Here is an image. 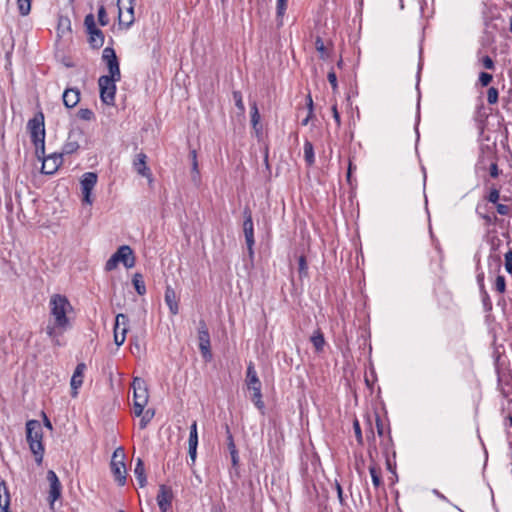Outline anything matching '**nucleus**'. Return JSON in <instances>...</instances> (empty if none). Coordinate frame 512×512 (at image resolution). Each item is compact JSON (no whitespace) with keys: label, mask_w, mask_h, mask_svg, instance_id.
Here are the masks:
<instances>
[{"label":"nucleus","mask_w":512,"mask_h":512,"mask_svg":"<svg viewBox=\"0 0 512 512\" xmlns=\"http://www.w3.org/2000/svg\"><path fill=\"white\" fill-rule=\"evenodd\" d=\"M495 290L499 293H504L506 290V281L505 277L502 275H498L495 279Z\"/></svg>","instance_id":"obj_43"},{"label":"nucleus","mask_w":512,"mask_h":512,"mask_svg":"<svg viewBox=\"0 0 512 512\" xmlns=\"http://www.w3.org/2000/svg\"><path fill=\"white\" fill-rule=\"evenodd\" d=\"M198 341H199V350L205 361H210L212 359L211 353V342H210V334L208 327L204 320L199 321L198 325Z\"/></svg>","instance_id":"obj_8"},{"label":"nucleus","mask_w":512,"mask_h":512,"mask_svg":"<svg viewBox=\"0 0 512 512\" xmlns=\"http://www.w3.org/2000/svg\"><path fill=\"white\" fill-rule=\"evenodd\" d=\"M432 492H433V494H434L436 497H438L440 500L445 501V502H449V500L447 499V497H446L444 494H442L439 490H437V489H433V491H432Z\"/></svg>","instance_id":"obj_58"},{"label":"nucleus","mask_w":512,"mask_h":512,"mask_svg":"<svg viewBox=\"0 0 512 512\" xmlns=\"http://www.w3.org/2000/svg\"><path fill=\"white\" fill-rule=\"evenodd\" d=\"M173 497L174 495L171 487L165 484H161L159 486L156 500L161 512H168L172 508Z\"/></svg>","instance_id":"obj_14"},{"label":"nucleus","mask_w":512,"mask_h":512,"mask_svg":"<svg viewBox=\"0 0 512 512\" xmlns=\"http://www.w3.org/2000/svg\"><path fill=\"white\" fill-rule=\"evenodd\" d=\"M499 92L495 87H490L487 91V102L489 104H495L498 101Z\"/></svg>","instance_id":"obj_41"},{"label":"nucleus","mask_w":512,"mask_h":512,"mask_svg":"<svg viewBox=\"0 0 512 512\" xmlns=\"http://www.w3.org/2000/svg\"><path fill=\"white\" fill-rule=\"evenodd\" d=\"M376 427H377V432H378L379 436H382L384 428H383V424L379 417H377V419H376Z\"/></svg>","instance_id":"obj_57"},{"label":"nucleus","mask_w":512,"mask_h":512,"mask_svg":"<svg viewBox=\"0 0 512 512\" xmlns=\"http://www.w3.org/2000/svg\"><path fill=\"white\" fill-rule=\"evenodd\" d=\"M77 116H78L81 120H85V121H91V120H94V119H95V114H94V112H93L91 109H88V108H81V109L78 111Z\"/></svg>","instance_id":"obj_39"},{"label":"nucleus","mask_w":512,"mask_h":512,"mask_svg":"<svg viewBox=\"0 0 512 512\" xmlns=\"http://www.w3.org/2000/svg\"><path fill=\"white\" fill-rule=\"evenodd\" d=\"M98 21L101 26H106L109 23V18L103 5H101L98 9Z\"/></svg>","instance_id":"obj_44"},{"label":"nucleus","mask_w":512,"mask_h":512,"mask_svg":"<svg viewBox=\"0 0 512 512\" xmlns=\"http://www.w3.org/2000/svg\"><path fill=\"white\" fill-rule=\"evenodd\" d=\"M133 286L136 290V292L139 295H144L146 293V286L143 280V276L140 273H135L132 278Z\"/></svg>","instance_id":"obj_31"},{"label":"nucleus","mask_w":512,"mask_h":512,"mask_svg":"<svg viewBox=\"0 0 512 512\" xmlns=\"http://www.w3.org/2000/svg\"><path fill=\"white\" fill-rule=\"evenodd\" d=\"M315 350L321 352L324 349L325 339L320 329H317L310 338Z\"/></svg>","instance_id":"obj_29"},{"label":"nucleus","mask_w":512,"mask_h":512,"mask_svg":"<svg viewBox=\"0 0 512 512\" xmlns=\"http://www.w3.org/2000/svg\"><path fill=\"white\" fill-rule=\"evenodd\" d=\"M146 405H147V403L134 401L133 409H134V413L137 417L141 416L144 413V408Z\"/></svg>","instance_id":"obj_49"},{"label":"nucleus","mask_w":512,"mask_h":512,"mask_svg":"<svg viewBox=\"0 0 512 512\" xmlns=\"http://www.w3.org/2000/svg\"><path fill=\"white\" fill-rule=\"evenodd\" d=\"M499 198H500V192L497 188L494 187V188H491L486 199L490 203L497 204Z\"/></svg>","instance_id":"obj_46"},{"label":"nucleus","mask_w":512,"mask_h":512,"mask_svg":"<svg viewBox=\"0 0 512 512\" xmlns=\"http://www.w3.org/2000/svg\"><path fill=\"white\" fill-rule=\"evenodd\" d=\"M133 388V400L143 403H148V390L144 380L135 378L132 383Z\"/></svg>","instance_id":"obj_17"},{"label":"nucleus","mask_w":512,"mask_h":512,"mask_svg":"<svg viewBox=\"0 0 512 512\" xmlns=\"http://www.w3.org/2000/svg\"><path fill=\"white\" fill-rule=\"evenodd\" d=\"M298 272L301 278L308 275V266L306 258L303 255L298 259Z\"/></svg>","instance_id":"obj_40"},{"label":"nucleus","mask_w":512,"mask_h":512,"mask_svg":"<svg viewBox=\"0 0 512 512\" xmlns=\"http://www.w3.org/2000/svg\"><path fill=\"white\" fill-rule=\"evenodd\" d=\"M327 79L329 81V83L331 84L332 86V89L334 91H336L337 87H338V84H337V76H336V73L333 69H331L327 75Z\"/></svg>","instance_id":"obj_50"},{"label":"nucleus","mask_w":512,"mask_h":512,"mask_svg":"<svg viewBox=\"0 0 512 512\" xmlns=\"http://www.w3.org/2000/svg\"><path fill=\"white\" fill-rule=\"evenodd\" d=\"M369 473L371 475L372 483L375 486V488L380 487L382 485L380 468L377 467V465L373 463L369 466Z\"/></svg>","instance_id":"obj_32"},{"label":"nucleus","mask_w":512,"mask_h":512,"mask_svg":"<svg viewBox=\"0 0 512 512\" xmlns=\"http://www.w3.org/2000/svg\"><path fill=\"white\" fill-rule=\"evenodd\" d=\"M85 370H86V364L85 363H79L76 366L75 370H74V373H73V375L71 377V382H70L71 390H72V396L73 397L77 396L78 389L83 384V378H84Z\"/></svg>","instance_id":"obj_18"},{"label":"nucleus","mask_w":512,"mask_h":512,"mask_svg":"<svg viewBox=\"0 0 512 512\" xmlns=\"http://www.w3.org/2000/svg\"><path fill=\"white\" fill-rule=\"evenodd\" d=\"M287 3H288V0H277L276 20H277L278 26L283 25V18H284L286 9H287Z\"/></svg>","instance_id":"obj_30"},{"label":"nucleus","mask_w":512,"mask_h":512,"mask_svg":"<svg viewBox=\"0 0 512 512\" xmlns=\"http://www.w3.org/2000/svg\"><path fill=\"white\" fill-rule=\"evenodd\" d=\"M153 417H154V410H152V409L146 410L141 415V419L139 421L140 429H145L147 427L148 423L152 420Z\"/></svg>","instance_id":"obj_36"},{"label":"nucleus","mask_w":512,"mask_h":512,"mask_svg":"<svg viewBox=\"0 0 512 512\" xmlns=\"http://www.w3.org/2000/svg\"><path fill=\"white\" fill-rule=\"evenodd\" d=\"M249 390L253 392L251 396V401L254 403V405L261 413H264L265 404L262 400L261 387H252Z\"/></svg>","instance_id":"obj_27"},{"label":"nucleus","mask_w":512,"mask_h":512,"mask_svg":"<svg viewBox=\"0 0 512 512\" xmlns=\"http://www.w3.org/2000/svg\"><path fill=\"white\" fill-rule=\"evenodd\" d=\"M102 59L106 62L108 67L109 75L107 76L111 77L113 80L120 81L121 72L114 49L111 47L104 48L102 53Z\"/></svg>","instance_id":"obj_10"},{"label":"nucleus","mask_w":512,"mask_h":512,"mask_svg":"<svg viewBox=\"0 0 512 512\" xmlns=\"http://www.w3.org/2000/svg\"><path fill=\"white\" fill-rule=\"evenodd\" d=\"M496 208L500 215H508L511 211V207L505 204L497 203Z\"/></svg>","instance_id":"obj_52"},{"label":"nucleus","mask_w":512,"mask_h":512,"mask_svg":"<svg viewBox=\"0 0 512 512\" xmlns=\"http://www.w3.org/2000/svg\"><path fill=\"white\" fill-rule=\"evenodd\" d=\"M147 156L144 153L137 154L136 160L134 161V168L138 174L143 177L149 178L151 171L146 165Z\"/></svg>","instance_id":"obj_21"},{"label":"nucleus","mask_w":512,"mask_h":512,"mask_svg":"<svg viewBox=\"0 0 512 512\" xmlns=\"http://www.w3.org/2000/svg\"><path fill=\"white\" fill-rule=\"evenodd\" d=\"M85 140L84 132L80 128H72L69 133L66 142L62 148V154H73L81 146V143Z\"/></svg>","instance_id":"obj_9"},{"label":"nucleus","mask_w":512,"mask_h":512,"mask_svg":"<svg viewBox=\"0 0 512 512\" xmlns=\"http://www.w3.org/2000/svg\"><path fill=\"white\" fill-rule=\"evenodd\" d=\"M503 395L506 398V406H503V412H507L508 414H512V397L509 396V392L503 391Z\"/></svg>","instance_id":"obj_48"},{"label":"nucleus","mask_w":512,"mask_h":512,"mask_svg":"<svg viewBox=\"0 0 512 512\" xmlns=\"http://www.w3.org/2000/svg\"><path fill=\"white\" fill-rule=\"evenodd\" d=\"M246 384L248 389L252 387H262L261 381L257 375L253 362H250L246 372Z\"/></svg>","instance_id":"obj_22"},{"label":"nucleus","mask_w":512,"mask_h":512,"mask_svg":"<svg viewBox=\"0 0 512 512\" xmlns=\"http://www.w3.org/2000/svg\"><path fill=\"white\" fill-rule=\"evenodd\" d=\"M27 128L30 132L31 141L33 142L36 155L38 158L45 153V127H44V116L39 113L34 118L30 119L27 124Z\"/></svg>","instance_id":"obj_3"},{"label":"nucleus","mask_w":512,"mask_h":512,"mask_svg":"<svg viewBox=\"0 0 512 512\" xmlns=\"http://www.w3.org/2000/svg\"><path fill=\"white\" fill-rule=\"evenodd\" d=\"M332 112H333V118H334L335 122L337 123V125L339 126L341 121H340V114H339V112L337 110L336 105H334L332 107Z\"/></svg>","instance_id":"obj_55"},{"label":"nucleus","mask_w":512,"mask_h":512,"mask_svg":"<svg viewBox=\"0 0 512 512\" xmlns=\"http://www.w3.org/2000/svg\"><path fill=\"white\" fill-rule=\"evenodd\" d=\"M191 179L197 185L200 182V173L199 171L191 172Z\"/></svg>","instance_id":"obj_59"},{"label":"nucleus","mask_w":512,"mask_h":512,"mask_svg":"<svg viewBox=\"0 0 512 512\" xmlns=\"http://www.w3.org/2000/svg\"><path fill=\"white\" fill-rule=\"evenodd\" d=\"M481 217L485 220L487 225L496 224L498 222V218L495 215H481Z\"/></svg>","instance_id":"obj_53"},{"label":"nucleus","mask_w":512,"mask_h":512,"mask_svg":"<svg viewBox=\"0 0 512 512\" xmlns=\"http://www.w3.org/2000/svg\"><path fill=\"white\" fill-rule=\"evenodd\" d=\"M478 63L487 70H494L495 69V62L489 55H480V52L478 53Z\"/></svg>","instance_id":"obj_33"},{"label":"nucleus","mask_w":512,"mask_h":512,"mask_svg":"<svg viewBox=\"0 0 512 512\" xmlns=\"http://www.w3.org/2000/svg\"><path fill=\"white\" fill-rule=\"evenodd\" d=\"M97 180L98 176L94 172H86L82 175L80 181L81 190L83 194V201L87 204H92L93 202L91 198V193L97 183Z\"/></svg>","instance_id":"obj_12"},{"label":"nucleus","mask_w":512,"mask_h":512,"mask_svg":"<svg viewBox=\"0 0 512 512\" xmlns=\"http://www.w3.org/2000/svg\"><path fill=\"white\" fill-rule=\"evenodd\" d=\"M505 262H512V250L510 249L508 252L505 253Z\"/></svg>","instance_id":"obj_63"},{"label":"nucleus","mask_w":512,"mask_h":512,"mask_svg":"<svg viewBox=\"0 0 512 512\" xmlns=\"http://www.w3.org/2000/svg\"><path fill=\"white\" fill-rule=\"evenodd\" d=\"M492 80H493V76L490 73L481 72L479 74L478 82L480 83V85L482 87L488 86L491 83Z\"/></svg>","instance_id":"obj_45"},{"label":"nucleus","mask_w":512,"mask_h":512,"mask_svg":"<svg viewBox=\"0 0 512 512\" xmlns=\"http://www.w3.org/2000/svg\"><path fill=\"white\" fill-rule=\"evenodd\" d=\"M243 232H244L247 248L249 251V255H250V257H252L254 254L253 246H254L255 241H254V225H253L251 211L249 209L244 210Z\"/></svg>","instance_id":"obj_13"},{"label":"nucleus","mask_w":512,"mask_h":512,"mask_svg":"<svg viewBox=\"0 0 512 512\" xmlns=\"http://www.w3.org/2000/svg\"><path fill=\"white\" fill-rule=\"evenodd\" d=\"M135 255L132 248L128 245L120 246L117 251L106 261L105 270L112 271L122 263L125 268L130 269L135 265Z\"/></svg>","instance_id":"obj_4"},{"label":"nucleus","mask_w":512,"mask_h":512,"mask_svg":"<svg viewBox=\"0 0 512 512\" xmlns=\"http://www.w3.org/2000/svg\"><path fill=\"white\" fill-rule=\"evenodd\" d=\"M62 156V153H53L48 157H44V154L41 155L39 158L43 160L41 171L45 174H53L61 166L63 161Z\"/></svg>","instance_id":"obj_15"},{"label":"nucleus","mask_w":512,"mask_h":512,"mask_svg":"<svg viewBox=\"0 0 512 512\" xmlns=\"http://www.w3.org/2000/svg\"><path fill=\"white\" fill-rule=\"evenodd\" d=\"M134 475L138 481L140 487H144L147 484L145 467L142 459L138 458L134 468Z\"/></svg>","instance_id":"obj_26"},{"label":"nucleus","mask_w":512,"mask_h":512,"mask_svg":"<svg viewBox=\"0 0 512 512\" xmlns=\"http://www.w3.org/2000/svg\"><path fill=\"white\" fill-rule=\"evenodd\" d=\"M251 124L253 128L258 132V126L260 123V114L256 102L251 104Z\"/></svg>","instance_id":"obj_34"},{"label":"nucleus","mask_w":512,"mask_h":512,"mask_svg":"<svg viewBox=\"0 0 512 512\" xmlns=\"http://www.w3.org/2000/svg\"><path fill=\"white\" fill-rule=\"evenodd\" d=\"M124 450L123 448H117L112 455L110 468L114 476L115 481L119 486H124L126 483V466L124 463Z\"/></svg>","instance_id":"obj_5"},{"label":"nucleus","mask_w":512,"mask_h":512,"mask_svg":"<svg viewBox=\"0 0 512 512\" xmlns=\"http://www.w3.org/2000/svg\"><path fill=\"white\" fill-rule=\"evenodd\" d=\"M165 302L169 307L171 314L176 315L179 311L178 299L174 289L170 286L166 287L165 290Z\"/></svg>","instance_id":"obj_20"},{"label":"nucleus","mask_w":512,"mask_h":512,"mask_svg":"<svg viewBox=\"0 0 512 512\" xmlns=\"http://www.w3.org/2000/svg\"><path fill=\"white\" fill-rule=\"evenodd\" d=\"M63 103L67 108L75 107L80 101V91L77 88H67L63 92Z\"/></svg>","instance_id":"obj_19"},{"label":"nucleus","mask_w":512,"mask_h":512,"mask_svg":"<svg viewBox=\"0 0 512 512\" xmlns=\"http://www.w3.org/2000/svg\"><path fill=\"white\" fill-rule=\"evenodd\" d=\"M20 15L27 16L31 11L32 0H16Z\"/></svg>","instance_id":"obj_35"},{"label":"nucleus","mask_w":512,"mask_h":512,"mask_svg":"<svg viewBox=\"0 0 512 512\" xmlns=\"http://www.w3.org/2000/svg\"><path fill=\"white\" fill-rule=\"evenodd\" d=\"M336 489H337L339 501H340V503H343V490L339 483L336 484Z\"/></svg>","instance_id":"obj_62"},{"label":"nucleus","mask_w":512,"mask_h":512,"mask_svg":"<svg viewBox=\"0 0 512 512\" xmlns=\"http://www.w3.org/2000/svg\"><path fill=\"white\" fill-rule=\"evenodd\" d=\"M50 315L54 322L49 323L45 332L55 345H60L59 335L63 334L69 327L70 322L67 317L68 309H72L68 299L60 294H54L49 301Z\"/></svg>","instance_id":"obj_1"},{"label":"nucleus","mask_w":512,"mask_h":512,"mask_svg":"<svg viewBox=\"0 0 512 512\" xmlns=\"http://www.w3.org/2000/svg\"><path fill=\"white\" fill-rule=\"evenodd\" d=\"M116 80L108 76H101L98 79L101 101L109 106L115 104Z\"/></svg>","instance_id":"obj_6"},{"label":"nucleus","mask_w":512,"mask_h":512,"mask_svg":"<svg viewBox=\"0 0 512 512\" xmlns=\"http://www.w3.org/2000/svg\"><path fill=\"white\" fill-rule=\"evenodd\" d=\"M129 318L123 313L116 315L114 325V342L117 346H121L126 339L128 332Z\"/></svg>","instance_id":"obj_11"},{"label":"nucleus","mask_w":512,"mask_h":512,"mask_svg":"<svg viewBox=\"0 0 512 512\" xmlns=\"http://www.w3.org/2000/svg\"><path fill=\"white\" fill-rule=\"evenodd\" d=\"M483 302H484V305L486 307V310H491L492 305H491L489 296H488V294L486 292H485V296H484Z\"/></svg>","instance_id":"obj_61"},{"label":"nucleus","mask_w":512,"mask_h":512,"mask_svg":"<svg viewBox=\"0 0 512 512\" xmlns=\"http://www.w3.org/2000/svg\"><path fill=\"white\" fill-rule=\"evenodd\" d=\"M197 447H198V433L189 434L188 438V454L191 462L188 463L190 466L195 464L197 458Z\"/></svg>","instance_id":"obj_24"},{"label":"nucleus","mask_w":512,"mask_h":512,"mask_svg":"<svg viewBox=\"0 0 512 512\" xmlns=\"http://www.w3.org/2000/svg\"><path fill=\"white\" fill-rule=\"evenodd\" d=\"M10 494L4 480L0 482V509L1 512H9Z\"/></svg>","instance_id":"obj_23"},{"label":"nucleus","mask_w":512,"mask_h":512,"mask_svg":"<svg viewBox=\"0 0 512 512\" xmlns=\"http://www.w3.org/2000/svg\"><path fill=\"white\" fill-rule=\"evenodd\" d=\"M307 108H308V114L307 116L301 121V124L303 126L308 125L309 121L313 118L314 112H313V100L310 94L307 96Z\"/></svg>","instance_id":"obj_38"},{"label":"nucleus","mask_w":512,"mask_h":512,"mask_svg":"<svg viewBox=\"0 0 512 512\" xmlns=\"http://www.w3.org/2000/svg\"><path fill=\"white\" fill-rule=\"evenodd\" d=\"M26 438L29 448L35 456L38 465L42 464L44 456L43 430L38 420H29L26 423Z\"/></svg>","instance_id":"obj_2"},{"label":"nucleus","mask_w":512,"mask_h":512,"mask_svg":"<svg viewBox=\"0 0 512 512\" xmlns=\"http://www.w3.org/2000/svg\"><path fill=\"white\" fill-rule=\"evenodd\" d=\"M43 422H44V426L46 428H48L49 430H52L53 427H52V423L51 421L49 420V418L46 416L45 413H43Z\"/></svg>","instance_id":"obj_60"},{"label":"nucleus","mask_w":512,"mask_h":512,"mask_svg":"<svg viewBox=\"0 0 512 512\" xmlns=\"http://www.w3.org/2000/svg\"><path fill=\"white\" fill-rule=\"evenodd\" d=\"M505 269L509 274L512 275V262H505Z\"/></svg>","instance_id":"obj_64"},{"label":"nucleus","mask_w":512,"mask_h":512,"mask_svg":"<svg viewBox=\"0 0 512 512\" xmlns=\"http://www.w3.org/2000/svg\"><path fill=\"white\" fill-rule=\"evenodd\" d=\"M136 0H118L119 24L129 28L135 21L134 6Z\"/></svg>","instance_id":"obj_7"},{"label":"nucleus","mask_w":512,"mask_h":512,"mask_svg":"<svg viewBox=\"0 0 512 512\" xmlns=\"http://www.w3.org/2000/svg\"><path fill=\"white\" fill-rule=\"evenodd\" d=\"M89 34V43L92 48L99 49L104 44V34L103 32L95 28L88 32Z\"/></svg>","instance_id":"obj_25"},{"label":"nucleus","mask_w":512,"mask_h":512,"mask_svg":"<svg viewBox=\"0 0 512 512\" xmlns=\"http://www.w3.org/2000/svg\"><path fill=\"white\" fill-rule=\"evenodd\" d=\"M47 480L50 484L48 500L50 505H53V503L61 497L62 485L53 470L47 472Z\"/></svg>","instance_id":"obj_16"},{"label":"nucleus","mask_w":512,"mask_h":512,"mask_svg":"<svg viewBox=\"0 0 512 512\" xmlns=\"http://www.w3.org/2000/svg\"><path fill=\"white\" fill-rule=\"evenodd\" d=\"M304 159L308 166H312L315 163V154L313 144L309 140L304 142Z\"/></svg>","instance_id":"obj_28"},{"label":"nucleus","mask_w":512,"mask_h":512,"mask_svg":"<svg viewBox=\"0 0 512 512\" xmlns=\"http://www.w3.org/2000/svg\"><path fill=\"white\" fill-rule=\"evenodd\" d=\"M353 428H354V432H355L357 441L359 443H362V441H363L362 432H361V428H360V424H359L358 420L354 421Z\"/></svg>","instance_id":"obj_51"},{"label":"nucleus","mask_w":512,"mask_h":512,"mask_svg":"<svg viewBox=\"0 0 512 512\" xmlns=\"http://www.w3.org/2000/svg\"><path fill=\"white\" fill-rule=\"evenodd\" d=\"M490 176L496 178L499 176V169L497 163H492L489 168Z\"/></svg>","instance_id":"obj_54"},{"label":"nucleus","mask_w":512,"mask_h":512,"mask_svg":"<svg viewBox=\"0 0 512 512\" xmlns=\"http://www.w3.org/2000/svg\"><path fill=\"white\" fill-rule=\"evenodd\" d=\"M233 100L236 107L243 113L245 111V106L243 103L242 93L240 91H233Z\"/></svg>","instance_id":"obj_42"},{"label":"nucleus","mask_w":512,"mask_h":512,"mask_svg":"<svg viewBox=\"0 0 512 512\" xmlns=\"http://www.w3.org/2000/svg\"><path fill=\"white\" fill-rule=\"evenodd\" d=\"M230 455H231L232 465H233L234 467H235V466H237V465H238V463H239V455H238V451H236V452L231 451Z\"/></svg>","instance_id":"obj_56"},{"label":"nucleus","mask_w":512,"mask_h":512,"mask_svg":"<svg viewBox=\"0 0 512 512\" xmlns=\"http://www.w3.org/2000/svg\"><path fill=\"white\" fill-rule=\"evenodd\" d=\"M84 24L87 28V31H91L96 27V24H95V18H94V15L93 14H88L85 16V19H84Z\"/></svg>","instance_id":"obj_47"},{"label":"nucleus","mask_w":512,"mask_h":512,"mask_svg":"<svg viewBox=\"0 0 512 512\" xmlns=\"http://www.w3.org/2000/svg\"><path fill=\"white\" fill-rule=\"evenodd\" d=\"M315 48L318 51V53L320 54L321 59H327L329 57V53H328L327 48L325 47L324 42L321 39V37L316 38Z\"/></svg>","instance_id":"obj_37"}]
</instances>
